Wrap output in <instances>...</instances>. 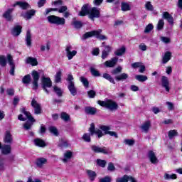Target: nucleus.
Listing matches in <instances>:
<instances>
[{"label": "nucleus", "mask_w": 182, "mask_h": 182, "mask_svg": "<svg viewBox=\"0 0 182 182\" xmlns=\"http://www.w3.org/2000/svg\"><path fill=\"white\" fill-rule=\"evenodd\" d=\"M122 70H123V68L118 66L111 72L112 75H115L114 79L117 82H124V80L129 79V74L125 73H121ZM119 73L121 74L119 75Z\"/></svg>", "instance_id": "nucleus-1"}, {"label": "nucleus", "mask_w": 182, "mask_h": 182, "mask_svg": "<svg viewBox=\"0 0 182 182\" xmlns=\"http://www.w3.org/2000/svg\"><path fill=\"white\" fill-rule=\"evenodd\" d=\"M22 113L25 114V116L28 119L29 121H27L24 124H23V128L25 130H31L32 129V126L33 125V123H35L36 120L32 117V114H31V112L26 111L25 108L22 109Z\"/></svg>", "instance_id": "nucleus-2"}, {"label": "nucleus", "mask_w": 182, "mask_h": 182, "mask_svg": "<svg viewBox=\"0 0 182 182\" xmlns=\"http://www.w3.org/2000/svg\"><path fill=\"white\" fill-rule=\"evenodd\" d=\"M48 22L53 25H61L63 26L66 23V20L63 17H59L58 16L51 15L47 17Z\"/></svg>", "instance_id": "nucleus-3"}, {"label": "nucleus", "mask_w": 182, "mask_h": 182, "mask_svg": "<svg viewBox=\"0 0 182 182\" xmlns=\"http://www.w3.org/2000/svg\"><path fill=\"white\" fill-rule=\"evenodd\" d=\"M66 80L68 82V89L70 95L76 96L77 95V89L75 86V82H73V75L72 74L68 75Z\"/></svg>", "instance_id": "nucleus-4"}, {"label": "nucleus", "mask_w": 182, "mask_h": 182, "mask_svg": "<svg viewBox=\"0 0 182 182\" xmlns=\"http://www.w3.org/2000/svg\"><path fill=\"white\" fill-rule=\"evenodd\" d=\"M100 129L101 131L104 132V136L105 134H109L112 137H115V139L119 138V135L116 132L113 131H109L110 130V127L109 126H106V125H101L100 126Z\"/></svg>", "instance_id": "nucleus-5"}, {"label": "nucleus", "mask_w": 182, "mask_h": 182, "mask_svg": "<svg viewBox=\"0 0 182 182\" xmlns=\"http://www.w3.org/2000/svg\"><path fill=\"white\" fill-rule=\"evenodd\" d=\"M42 87L46 92L49 95V91L47 87H52V80L49 77H46L43 76L42 77Z\"/></svg>", "instance_id": "nucleus-6"}, {"label": "nucleus", "mask_w": 182, "mask_h": 182, "mask_svg": "<svg viewBox=\"0 0 182 182\" xmlns=\"http://www.w3.org/2000/svg\"><path fill=\"white\" fill-rule=\"evenodd\" d=\"M88 17L91 21H95V18H100V9L97 7L91 8Z\"/></svg>", "instance_id": "nucleus-7"}, {"label": "nucleus", "mask_w": 182, "mask_h": 182, "mask_svg": "<svg viewBox=\"0 0 182 182\" xmlns=\"http://www.w3.org/2000/svg\"><path fill=\"white\" fill-rule=\"evenodd\" d=\"M90 149L93 153H102V154H109V149L105 146L100 147L96 145H91Z\"/></svg>", "instance_id": "nucleus-8"}, {"label": "nucleus", "mask_w": 182, "mask_h": 182, "mask_svg": "<svg viewBox=\"0 0 182 182\" xmlns=\"http://www.w3.org/2000/svg\"><path fill=\"white\" fill-rule=\"evenodd\" d=\"M31 76L33 77V90H38V87H39L38 84V82H39V73L36 70H33Z\"/></svg>", "instance_id": "nucleus-9"}, {"label": "nucleus", "mask_w": 182, "mask_h": 182, "mask_svg": "<svg viewBox=\"0 0 182 182\" xmlns=\"http://www.w3.org/2000/svg\"><path fill=\"white\" fill-rule=\"evenodd\" d=\"M31 106L34 109L35 114H41L42 113V105L36 101L34 98L31 101Z\"/></svg>", "instance_id": "nucleus-10"}, {"label": "nucleus", "mask_w": 182, "mask_h": 182, "mask_svg": "<svg viewBox=\"0 0 182 182\" xmlns=\"http://www.w3.org/2000/svg\"><path fill=\"white\" fill-rule=\"evenodd\" d=\"M4 143L5 144H10L12 145L14 143V136H12V134L11 133V131H6L4 133Z\"/></svg>", "instance_id": "nucleus-11"}, {"label": "nucleus", "mask_w": 182, "mask_h": 182, "mask_svg": "<svg viewBox=\"0 0 182 182\" xmlns=\"http://www.w3.org/2000/svg\"><path fill=\"white\" fill-rule=\"evenodd\" d=\"M7 60L10 66L9 73L11 76H15V63L14 62V58L11 54L7 55Z\"/></svg>", "instance_id": "nucleus-12"}, {"label": "nucleus", "mask_w": 182, "mask_h": 182, "mask_svg": "<svg viewBox=\"0 0 182 182\" xmlns=\"http://www.w3.org/2000/svg\"><path fill=\"white\" fill-rule=\"evenodd\" d=\"M99 33H102L101 29H99L97 31H89L82 35V41H86V39H89V38L96 36V35H99Z\"/></svg>", "instance_id": "nucleus-13"}, {"label": "nucleus", "mask_w": 182, "mask_h": 182, "mask_svg": "<svg viewBox=\"0 0 182 182\" xmlns=\"http://www.w3.org/2000/svg\"><path fill=\"white\" fill-rule=\"evenodd\" d=\"M91 9H92V7L90 6V5H89V4H84L82 6L81 11H80V13L78 14L79 16H86V15L89 16Z\"/></svg>", "instance_id": "nucleus-14"}, {"label": "nucleus", "mask_w": 182, "mask_h": 182, "mask_svg": "<svg viewBox=\"0 0 182 182\" xmlns=\"http://www.w3.org/2000/svg\"><path fill=\"white\" fill-rule=\"evenodd\" d=\"M72 50V46H68L65 48V52H66V56L68 59V60H71V59H73L74 56H76L77 51L75 50Z\"/></svg>", "instance_id": "nucleus-15"}, {"label": "nucleus", "mask_w": 182, "mask_h": 182, "mask_svg": "<svg viewBox=\"0 0 182 182\" xmlns=\"http://www.w3.org/2000/svg\"><path fill=\"white\" fill-rule=\"evenodd\" d=\"M161 82L162 87H164L166 92H170V81L168 80V77L166 76H162Z\"/></svg>", "instance_id": "nucleus-16"}, {"label": "nucleus", "mask_w": 182, "mask_h": 182, "mask_svg": "<svg viewBox=\"0 0 182 182\" xmlns=\"http://www.w3.org/2000/svg\"><path fill=\"white\" fill-rule=\"evenodd\" d=\"M147 157L152 164H157L159 163V159H157V156H156V153H154V151H149Z\"/></svg>", "instance_id": "nucleus-17"}, {"label": "nucleus", "mask_w": 182, "mask_h": 182, "mask_svg": "<svg viewBox=\"0 0 182 182\" xmlns=\"http://www.w3.org/2000/svg\"><path fill=\"white\" fill-rule=\"evenodd\" d=\"M12 151V146L9 144H6L1 147V154L5 156H8V154H11Z\"/></svg>", "instance_id": "nucleus-18"}, {"label": "nucleus", "mask_w": 182, "mask_h": 182, "mask_svg": "<svg viewBox=\"0 0 182 182\" xmlns=\"http://www.w3.org/2000/svg\"><path fill=\"white\" fill-rule=\"evenodd\" d=\"M137 182L134 178L132 176H129L127 175H124L123 177H119L116 179V182Z\"/></svg>", "instance_id": "nucleus-19"}, {"label": "nucleus", "mask_w": 182, "mask_h": 182, "mask_svg": "<svg viewBox=\"0 0 182 182\" xmlns=\"http://www.w3.org/2000/svg\"><path fill=\"white\" fill-rule=\"evenodd\" d=\"M117 60H119V58L117 57H114L112 58L110 60L106 61L104 65L106 68H114L117 63Z\"/></svg>", "instance_id": "nucleus-20"}, {"label": "nucleus", "mask_w": 182, "mask_h": 182, "mask_svg": "<svg viewBox=\"0 0 182 182\" xmlns=\"http://www.w3.org/2000/svg\"><path fill=\"white\" fill-rule=\"evenodd\" d=\"M117 107H119V105H117V103L114 102V101H112L110 100L107 101L106 108L109 109V110H111V112L117 110Z\"/></svg>", "instance_id": "nucleus-21"}, {"label": "nucleus", "mask_w": 182, "mask_h": 182, "mask_svg": "<svg viewBox=\"0 0 182 182\" xmlns=\"http://www.w3.org/2000/svg\"><path fill=\"white\" fill-rule=\"evenodd\" d=\"M150 127H151V122L150 121H146L141 125L140 129L144 133H149Z\"/></svg>", "instance_id": "nucleus-22"}, {"label": "nucleus", "mask_w": 182, "mask_h": 182, "mask_svg": "<svg viewBox=\"0 0 182 182\" xmlns=\"http://www.w3.org/2000/svg\"><path fill=\"white\" fill-rule=\"evenodd\" d=\"M162 18L163 19H166L168 21V23L171 25H173L174 23V18H173V16H171L169 12L165 11L162 14Z\"/></svg>", "instance_id": "nucleus-23"}, {"label": "nucleus", "mask_w": 182, "mask_h": 182, "mask_svg": "<svg viewBox=\"0 0 182 182\" xmlns=\"http://www.w3.org/2000/svg\"><path fill=\"white\" fill-rule=\"evenodd\" d=\"M22 32V26L17 25L15 26L11 30V35L13 36H19Z\"/></svg>", "instance_id": "nucleus-24"}, {"label": "nucleus", "mask_w": 182, "mask_h": 182, "mask_svg": "<svg viewBox=\"0 0 182 182\" xmlns=\"http://www.w3.org/2000/svg\"><path fill=\"white\" fill-rule=\"evenodd\" d=\"M26 43L29 48L32 46V34H31L30 30L27 31L26 34Z\"/></svg>", "instance_id": "nucleus-25"}, {"label": "nucleus", "mask_w": 182, "mask_h": 182, "mask_svg": "<svg viewBox=\"0 0 182 182\" xmlns=\"http://www.w3.org/2000/svg\"><path fill=\"white\" fill-rule=\"evenodd\" d=\"M35 14H36V11L31 9L28 11L25 14H22L21 16H23L24 19H31L32 16H35Z\"/></svg>", "instance_id": "nucleus-26"}, {"label": "nucleus", "mask_w": 182, "mask_h": 182, "mask_svg": "<svg viewBox=\"0 0 182 182\" xmlns=\"http://www.w3.org/2000/svg\"><path fill=\"white\" fill-rule=\"evenodd\" d=\"M171 52L170 51H166L163 58H162V63L164 65H166V63H167L169 60H171Z\"/></svg>", "instance_id": "nucleus-27"}, {"label": "nucleus", "mask_w": 182, "mask_h": 182, "mask_svg": "<svg viewBox=\"0 0 182 182\" xmlns=\"http://www.w3.org/2000/svg\"><path fill=\"white\" fill-rule=\"evenodd\" d=\"M46 163H48V160L45 158H38L36 161V164L38 168H42L43 164H46Z\"/></svg>", "instance_id": "nucleus-28"}, {"label": "nucleus", "mask_w": 182, "mask_h": 182, "mask_svg": "<svg viewBox=\"0 0 182 182\" xmlns=\"http://www.w3.org/2000/svg\"><path fill=\"white\" fill-rule=\"evenodd\" d=\"M12 12H14V9H9L4 12L3 16L6 19V21H12V15H11Z\"/></svg>", "instance_id": "nucleus-29"}, {"label": "nucleus", "mask_w": 182, "mask_h": 182, "mask_svg": "<svg viewBox=\"0 0 182 182\" xmlns=\"http://www.w3.org/2000/svg\"><path fill=\"white\" fill-rule=\"evenodd\" d=\"M85 112L86 114H90L91 116H94V114L97 113V109L93 107H85Z\"/></svg>", "instance_id": "nucleus-30"}, {"label": "nucleus", "mask_w": 182, "mask_h": 182, "mask_svg": "<svg viewBox=\"0 0 182 182\" xmlns=\"http://www.w3.org/2000/svg\"><path fill=\"white\" fill-rule=\"evenodd\" d=\"M33 143L35 146H37V147H46V143L45 141L42 140L41 139L37 138L33 140Z\"/></svg>", "instance_id": "nucleus-31"}, {"label": "nucleus", "mask_w": 182, "mask_h": 182, "mask_svg": "<svg viewBox=\"0 0 182 182\" xmlns=\"http://www.w3.org/2000/svg\"><path fill=\"white\" fill-rule=\"evenodd\" d=\"M17 5H18V6L23 11L31 9V5L26 1H17Z\"/></svg>", "instance_id": "nucleus-32"}, {"label": "nucleus", "mask_w": 182, "mask_h": 182, "mask_svg": "<svg viewBox=\"0 0 182 182\" xmlns=\"http://www.w3.org/2000/svg\"><path fill=\"white\" fill-rule=\"evenodd\" d=\"M26 63L31 65L32 66H37L38 60L35 58L28 57L26 60Z\"/></svg>", "instance_id": "nucleus-33"}, {"label": "nucleus", "mask_w": 182, "mask_h": 182, "mask_svg": "<svg viewBox=\"0 0 182 182\" xmlns=\"http://www.w3.org/2000/svg\"><path fill=\"white\" fill-rule=\"evenodd\" d=\"M72 25H73L75 29H80L83 26V23L80 21H76V18H73Z\"/></svg>", "instance_id": "nucleus-34"}, {"label": "nucleus", "mask_w": 182, "mask_h": 182, "mask_svg": "<svg viewBox=\"0 0 182 182\" xmlns=\"http://www.w3.org/2000/svg\"><path fill=\"white\" fill-rule=\"evenodd\" d=\"M73 156V153L72 151H67L64 154V159H63V163H68V160H70Z\"/></svg>", "instance_id": "nucleus-35"}, {"label": "nucleus", "mask_w": 182, "mask_h": 182, "mask_svg": "<svg viewBox=\"0 0 182 182\" xmlns=\"http://www.w3.org/2000/svg\"><path fill=\"white\" fill-rule=\"evenodd\" d=\"M124 53H126V47L124 46L118 48L116 51L114 52L115 56H123Z\"/></svg>", "instance_id": "nucleus-36"}, {"label": "nucleus", "mask_w": 182, "mask_h": 182, "mask_svg": "<svg viewBox=\"0 0 182 182\" xmlns=\"http://www.w3.org/2000/svg\"><path fill=\"white\" fill-rule=\"evenodd\" d=\"M102 77H104V79H106L107 80L110 82V83H112V85H116V81H114V78H113V77H112L110 74L104 73L102 75Z\"/></svg>", "instance_id": "nucleus-37"}, {"label": "nucleus", "mask_w": 182, "mask_h": 182, "mask_svg": "<svg viewBox=\"0 0 182 182\" xmlns=\"http://www.w3.org/2000/svg\"><path fill=\"white\" fill-rule=\"evenodd\" d=\"M53 92H55L58 97H62V96H63V91L60 87H58V86L53 87Z\"/></svg>", "instance_id": "nucleus-38"}, {"label": "nucleus", "mask_w": 182, "mask_h": 182, "mask_svg": "<svg viewBox=\"0 0 182 182\" xmlns=\"http://www.w3.org/2000/svg\"><path fill=\"white\" fill-rule=\"evenodd\" d=\"M87 173L88 174L89 178L91 181H95V178H96V176H97L96 174V172L92 171V170H87Z\"/></svg>", "instance_id": "nucleus-39"}, {"label": "nucleus", "mask_w": 182, "mask_h": 182, "mask_svg": "<svg viewBox=\"0 0 182 182\" xmlns=\"http://www.w3.org/2000/svg\"><path fill=\"white\" fill-rule=\"evenodd\" d=\"M176 136H178V132L176 129L170 130L168 132V136L170 139V140L174 139Z\"/></svg>", "instance_id": "nucleus-40"}, {"label": "nucleus", "mask_w": 182, "mask_h": 182, "mask_svg": "<svg viewBox=\"0 0 182 182\" xmlns=\"http://www.w3.org/2000/svg\"><path fill=\"white\" fill-rule=\"evenodd\" d=\"M62 80V70H60L56 73L55 75V83H59Z\"/></svg>", "instance_id": "nucleus-41"}, {"label": "nucleus", "mask_w": 182, "mask_h": 182, "mask_svg": "<svg viewBox=\"0 0 182 182\" xmlns=\"http://www.w3.org/2000/svg\"><path fill=\"white\" fill-rule=\"evenodd\" d=\"M135 79L136 80H138V82H146V80H147V79H149L147 77V75H137L135 76Z\"/></svg>", "instance_id": "nucleus-42"}, {"label": "nucleus", "mask_w": 182, "mask_h": 182, "mask_svg": "<svg viewBox=\"0 0 182 182\" xmlns=\"http://www.w3.org/2000/svg\"><path fill=\"white\" fill-rule=\"evenodd\" d=\"M60 118L62 119V120H63L64 122H69L70 120V115H69L68 113L66 112H61L60 114Z\"/></svg>", "instance_id": "nucleus-43"}, {"label": "nucleus", "mask_w": 182, "mask_h": 182, "mask_svg": "<svg viewBox=\"0 0 182 182\" xmlns=\"http://www.w3.org/2000/svg\"><path fill=\"white\" fill-rule=\"evenodd\" d=\"M121 9L123 12H127V11H130V5L129 4L122 2L121 4Z\"/></svg>", "instance_id": "nucleus-44"}, {"label": "nucleus", "mask_w": 182, "mask_h": 182, "mask_svg": "<svg viewBox=\"0 0 182 182\" xmlns=\"http://www.w3.org/2000/svg\"><path fill=\"white\" fill-rule=\"evenodd\" d=\"M48 130L53 136H59V132L56 129V127H49Z\"/></svg>", "instance_id": "nucleus-45"}, {"label": "nucleus", "mask_w": 182, "mask_h": 182, "mask_svg": "<svg viewBox=\"0 0 182 182\" xmlns=\"http://www.w3.org/2000/svg\"><path fill=\"white\" fill-rule=\"evenodd\" d=\"M97 164L100 167L105 168V167H106V164H107V161H106V160H103V159H97Z\"/></svg>", "instance_id": "nucleus-46"}, {"label": "nucleus", "mask_w": 182, "mask_h": 182, "mask_svg": "<svg viewBox=\"0 0 182 182\" xmlns=\"http://www.w3.org/2000/svg\"><path fill=\"white\" fill-rule=\"evenodd\" d=\"M164 178L165 180H176L177 178V175L176 174H168V173H165Z\"/></svg>", "instance_id": "nucleus-47"}, {"label": "nucleus", "mask_w": 182, "mask_h": 182, "mask_svg": "<svg viewBox=\"0 0 182 182\" xmlns=\"http://www.w3.org/2000/svg\"><path fill=\"white\" fill-rule=\"evenodd\" d=\"M0 65L2 68L6 66V57H5V55H0Z\"/></svg>", "instance_id": "nucleus-48"}, {"label": "nucleus", "mask_w": 182, "mask_h": 182, "mask_svg": "<svg viewBox=\"0 0 182 182\" xmlns=\"http://www.w3.org/2000/svg\"><path fill=\"white\" fill-rule=\"evenodd\" d=\"M153 29H154V26H153V24L149 23L145 27L144 32V33H150V32H151Z\"/></svg>", "instance_id": "nucleus-49"}, {"label": "nucleus", "mask_w": 182, "mask_h": 182, "mask_svg": "<svg viewBox=\"0 0 182 182\" xmlns=\"http://www.w3.org/2000/svg\"><path fill=\"white\" fill-rule=\"evenodd\" d=\"M80 80L81 82H82L83 86H85L86 87V89H87V87H89V81L87 80V79L86 77H80Z\"/></svg>", "instance_id": "nucleus-50"}, {"label": "nucleus", "mask_w": 182, "mask_h": 182, "mask_svg": "<svg viewBox=\"0 0 182 182\" xmlns=\"http://www.w3.org/2000/svg\"><path fill=\"white\" fill-rule=\"evenodd\" d=\"M22 82L24 83V85L31 83V75H25L22 79Z\"/></svg>", "instance_id": "nucleus-51"}, {"label": "nucleus", "mask_w": 182, "mask_h": 182, "mask_svg": "<svg viewBox=\"0 0 182 182\" xmlns=\"http://www.w3.org/2000/svg\"><path fill=\"white\" fill-rule=\"evenodd\" d=\"M90 136H92L90 134H84L82 136V140L86 141V143H90V141H92Z\"/></svg>", "instance_id": "nucleus-52"}, {"label": "nucleus", "mask_w": 182, "mask_h": 182, "mask_svg": "<svg viewBox=\"0 0 182 182\" xmlns=\"http://www.w3.org/2000/svg\"><path fill=\"white\" fill-rule=\"evenodd\" d=\"M163 28H164V20L160 19L158 22L156 29L158 31H161V29H163Z\"/></svg>", "instance_id": "nucleus-53"}, {"label": "nucleus", "mask_w": 182, "mask_h": 182, "mask_svg": "<svg viewBox=\"0 0 182 182\" xmlns=\"http://www.w3.org/2000/svg\"><path fill=\"white\" fill-rule=\"evenodd\" d=\"M56 12L58 11V8H48L46 9V12L44 13L45 16H46V15H49V14H50V12Z\"/></svg>", "instance_id": "nucleus-54"}, {"label": "nucleus", "mask_w": 182, "mask_h": 182, "mask_svg": "<svg viewBox=\"0 0 182 182\" xmlns=\"http://www.w3.org/2000/svg\"><path fill=\"white\" fill-rule=\"evenodd\" d=\"M87 93L90 99H95V97H96V91L93 90L88 91Z\"/></svg>", "instance_id": "nucleus-55"}, {"label": "nucleus", "mask_w": 182, "mask_h": 182, "mask_svg": "<svg viewBox=\"0 0 182 182\" xmlns=\"http://www.w3.org/2000/svg\"><path fill=\"white\" fill-rule=\"evenodd\" d=\"M90 72L92 75V76H95V77H99L100 76V73H99L98 70H97L96 69L91 68H90Z\"/></svg>", "instance_id": "nucleus-56"}, {"label": "nucleus", "mask_w": 182, "mask_h": 182, "mask_svg": "<svg viewBox=\"0 0 182 182\" xmlns=\"http://www.w3.org/2000/svg\"><path fill=\"white\" fill-rule=\"evenodd\" d=\"M89 132H90L91 136H93V134H95V133L96 132V129H95V123H92L90 124V127L89 128Z\"/></svg>", "instance_id": "nucleus-57"}, {"label": "nucleus", "mask_w": 182, "mask_h": 182, "mask_svg": "<svg viewBox=\"0 0 182 182\" xmlns=\"http://www.w3.org/2000/svg\"><path fill=\"white\" fill-rule=\"evenodd\" d=\"M95 134H97L98 139H101V137H103L105 136V134L102 131V129H96Z\"/></svg>", "instance_id": "nucleus-58"}, {"label": "nucleus", "mask_w": 182, "mask_h": 182, "mask_svg": "<svg viewBox=\"0 0 182 182\" xmlns=\"http://www.w3.org/2000/svg\"><path fill=\"white\" fill-rule=\"evenodd\" d=\"M107 170L108 171H114L116 170V167L112 162L108 164Z\"/></svg>", "instance_id": "nucleus-59"}, {"label": "nucleus", "mask_w": 182, "mask_h": 182, "mask_svg": "<svg viewBox=\"0 0 182 182\" xmlns=\"http://www.w3.org/2000/svg\"><path fill=\"white\" fill-rule=\"evenodd\" d=\"M124 143L127 144V146H133L134 144V139H124Z\"/></svg>", "instance_id": "nucleus-60"}, {"label": "nucleus", "mask_w": 182, "mask_h": 182, "mask_svg": "<svg viewBox=\"0 0 182 182\" xmlns=\"http://www.w3.org/2000/svg\"><path fill=\"white\" fill-rule=\"evenodd\" d=\"M166 106H168V110H174V104L171 102H166Z\"/></svg>", "instance_id": "nucleus-61"}, {"label": "nucleus", "mask_w": 182, "mask_h": 182, "mask_svg": "<svg viewBox=\"0 0 182 182\" xmlns=\"http://www.w3.org/2000/svg\"><path fill=\"white\" fill-rule=\"evenodd\" d=\"M6 92L9 96H14L15 95V90L13 88H8Z\"/></svg>", "instance_id": "nucleus-62"}, {"label": "nucleus", "mask_w": 182, "mask_h": 182, "mask_svg": "<svg viewBox=\"0 0 182 182\" xmlns=\"http://www.w3.org/2000/svg\"><path fill=\"white\" fill-rule=\"evenodd\" d=\"M145 8L147 9V11H153V5H151L150 1L146 2L145 4Z\"/></svg>", "instance_id": "nucleus-63"}, {"label": "nucleus", "mask_w": 182, "mask_h": 182, "mask_svg": "<svg viewBox=\"0 0 182 182\" xmlns=\"http://www.w3.org/2000/svg\"><path fill=\"white\" fill-rule=\"evenodd\" d=\"M112 179L109 176H105L100 180L99 182H111Z\"/></svg>", "instance_id": "nucleus-64"}]
</instances>
